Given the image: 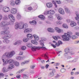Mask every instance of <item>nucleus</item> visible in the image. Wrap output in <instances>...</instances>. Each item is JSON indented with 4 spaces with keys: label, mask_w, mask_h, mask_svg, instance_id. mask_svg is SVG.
I'll return each mask as SVG.
<instances>
[{
    "label": "nucleus",
    "mask_w": 79,
    "mask_h": 79,
    "mask_svg": "<svg viewBox=\"0 0 79 79\" xmlns=\"http://www.w3.org/2000/svg\"><path fill=\"white\" fill-rule=\"evenodd\" d=\"M47 30L48 32H55V30H54V29L52 28H48Z\"/></svg>",
    "instance_id": "obj_22"
},
{
    "label": "nucleus",
    "mask_w": 79,
    "mask_h": 79,
    "mask_svg": "<svg viewBox=\"0 0 79 79\" xmlns=\"http://www.w3.org/2000/svg\"><path fill=\"white\" fill-rule=\"evenodd\" d=\"M65 71H66V69H61L60 70V72H61V73H64Z\"/></svg>",
    "instance_id": "obj_44"
},
{
    "label": "nucleus",
    "mask_w": 79,
    "mask_h": 79,
    "mask_svg": "<svg viewBox=\"0 0 79 79\" xmlns=\"http://www.w3.org/2000/svg\"><path fill=\"white\" fill-rule=\"evenodd\" d=\"M10 13L12 15H15L18 12L17 9L16 8H12L10 10Z\"/></svg>",
    "instance_id": "obj_8"
},
{
    "label": "nucleus",
    "mask_w": 79,
    "mask_h": 79,
    "mask_svg": "<svg viewBox=\"0 0 79 79\" xmlns=\"http://www.w3.org/2000/svg\"><path fill=\"white\" fill-rule=\"evenodd\" d=\"M56 17L58 20H61L63 19V17L59 14H56Z\"/></svg>",
    "instance_id": "obj_23"
},
{
    "label": "nucleus",
    "mask_w": 79,
    "mask_h": 79,
    "mask_svg": "<svg viewBox=\"0 0 79 79\" xmlns=\"http://www.w3.org/2000/svg\"><path fill=\"white\" fill-rule=\"evenodd\" d=\"M8 25H10V22L6 21H2L0 23V27H3L2 29L3 30L9 29V27H7Z\"/></svg>",
    "instance_id": "obj_3"
},
{
    "label": "nucleus",
    "mask_w": 79,
    "mask_h": 79,
    "mask_svg": "<svg viewBox=\"0 0 79 79\" xmlns=\"http://www.w3.org/2000/svg\"><path fill=\"white\" fill-rule=\"evenodd\" d=\"M75 75H78L79 74V72H76L75 73Z\"/></svg>",
    "instance_id": "obj_62"
},
{
    "label": "nucleus",
    "mask_w": 79,
    "mask_h": 79,
    "mask_svg": "<svg viewBox=\"0 0 79 79\" xmlns=\"http://www.w3.org/2000/svg\"><path fill=\"white\" fill-rule=\"evenodd\" d=\"M33 36L34 38V39H35V40L38 41L39 40V36L37 35L34 34Z\"/></svg>",
    "instance_id": "obj_18"
},
{
    "label": "nucleus",
    "mask_w": 79,
    "mask_h": 79,
    "mask_svg": "<svg viewBox=\"0 0 79 79\" xmlns=\"http://www.w3.org/2000/svg\"><path fill=\"white\" fill-rule=\"evenodd\" d=\"M53 38L56 40H58V38L56 36H53Z\"/></svg>",
    "instance_id": "obj_57"
},
{
    "label": "nucleus",
    "mask_w": 79,
    "mask_h": 79,
    "mask_svg": "<svg viewBox=\"0 0 79 79\" xmlns=\"http://www.w3.org/2000/svg\"><path fill=\"white\" fill-rule=\"evenodd\" d=\"M2 11L4 13H8L10 11V8L9 7L5 6L2 8Z\"/></svg>",
    "instance_id": "obj_9"
},
{
    "label": "nucleus",
    "mask_w": 79,
    "mask_h": 79,
    "mask_svg": "<svg viewBox=\"0 0 79 79\" xmlns=\"http://www.w3.org/2000/svg\"><path fill=\"white\" fill-rule=\"evenodd\" d=\"M8 17L11 22H15V17L13 15L9 14L8 15Z\"/></svg>",
    "instance_id": "obj_10"
},
{
    "label": "nucleus",
    "mask_w": 79,
    "mask_h": 79,
    "mask_svg": "<svg viewBox=\"0 0 79 79\" xmlns=\"http://www.w3.org/2000/svg\"><path fill=\"white\" fill-rule=\"evenodd\" d=\"M4 76V74L3 73H0V78Z\"/></svg>",
    "instance_id": "obj_49"
},
{
    "label": "nucleus",
    "mask_w": 79,
    "mask_h": 79,
    "mask_svg": "<svg viewBox=\"0 0 79 79\" xmlns=\"http://www.w3.org/2000/svg\"><path fill=\"white\" fill-rule=\"evenodd\" d=\"M27 27H28V25L27 23H25L23 25L17 22L15 23V29H22L23 28L26 29Z\"/></svg>",
    "instance_id": "obj_2"
},
{
    "label": "nucleus",
    "mask_w": 79,
    "mask_h": 79,
    "mask_svg": "<svg viewBox=\"0 0 79 79\" xmlns=\"http://www.w3.org/2000/svg\"><path fill=\"white\" fill-rule=\"evenodd\" d=\"M48 17L49 18H53V16H52V15H48Z\"/></svg>",
    "instance_id": "obj_61"
},
{
    "label": "nucleus",
    "mask_w": 79,
    "mask_h": 79,
    "mask_svg": "<svg viewBox=\"0 0 79 79\" xmlns=\"http://www.w3.org/2000/svg\"><path fill=\"white\" fill-rule=\"evenodd\" d=\"M29 61H30V60H27L25 61V64H28V63H29Z\"/></svg>",
    "instance_id": "obj_47"
},
{
    "label": "nucleus",
    "mask_w": 79,
    "mask_h": 79,
    "mask_svg": "<svg viewBox=\"0 0 79 79\" xmlns=\"http://www.w3.org/2000/svg\"><path fill=\"white\" fill-rule=\"evenodd\" d=\"M58 11L60 14L62 15H63L65 14L64 10V9L61 8H59L58 9Z\"/></svg>",
    "instance_id": "obj_13"
},
{
    "label": "nucleus",
    "mask_w": 79,
    "mask_h": 79,
    "mask_svg": "<svg viewBox=\"0 0 79 79\" xmlns=\"http://www.w3.org/2000/svg\"><path fill=\"white\" fill-rule=\"evenodd\" d=\"M40 48H42V50H45V49L46 48L44 46H42L41 47H37V46H34L32 47L31 50L32 51L34 52V51H35L36 50H40Z\"/></svg>",
    "instance_id": "obj_7"
},
{
    "label": "nucleus",
    "mask_w": 79,
    "mask_h": 79,
    "mask_svg": "<svg viewBox=\"0 0 79 79\" xmlns=\"http://www.w3.org/2000/svg\"><path fill=\"white\" fill-rule=\"evenodd\" d=\"M54 76V73L52 71L50 72L49 74H48V77H52Z\"/></svg>",
    "instance_id": "obj_24"
},
{
    "label": "nucleus",
    "mask_w": 79,
    "mask_h": 79,
    "mask_svg": "<svg viewBox=\"0 0 79 79\" xmlns=\"http://www.w3.org/2000/svg\"><path fill=\"white\" fill-rule=\"evenodd\" d=\"M71 38L73 40L76 39L77 38V37L76 35H72L71 37Z\"/></svg>",
    "instance_id": "obj_41"
},
{
    "label": "nucleus",
    "mask_w": 79,
    "mask_h": 79,
    "mask_svg": "<svg viewBox=\"0 0 79 79\" xmlns=\"http://www.w3.org/2000/svg\"><path fill=\"white\" fill-rule=\"evenodd\" d=\"M2 18H3V15L0 14V21L2 19Z\"/></svg>",
    "instance_id": "obj_60"
},
{
    "label": "nucleus",
    "mask_w": 79,
    "mask_h": 79,
    "mask_svg": "<svg viewBox=\"0 0 79 79\" xmlns=\"http://www.w3.org/2000/svg\"><path fill=\"white\" fill-rule=\"evenodd\" d=\"M69 53L71 55H75V52L73 51L70 50Z\"/></svg>",
    "instance_id": "obj_43"
},
{
    "label": "nucleus",
    "mask_w": 79,
    "mask_h": 79,
    "mask_svg": "<svg viewBox=\"0 0 79 79\" xmlns=\"http://www.w3.org/2000/svg\"><path fill=\"white\" fill-rule=\"evenodd\" d=\"M67 58L68 59H69V60L68 61L69 63H76V62H77L78 60L77 57H75L73 59V57L70 56H67Z\"/></svg>",
    "instance_id": "obj_6"
},
{
    "label": "nucleus",
    "mask_w": 79,
    "mask_h": 79,
    "mask_svg": "<svg viewBox=\"0 0 79 79\" xmlns=\"http://www.w3.org/2000/svg\"><path fill=\"white\" fill-rule=\"evenodd\" d=\"M17 41V44H21L23 42L21 40H18Z\"/></svg>",
    "instance_id": "obj_46"
},
{
    "label": "nucleus",
    "mask_w": 79,
    "mask_h": 79,
    "mask_svg": "<svg viewBox=\"0 0 79 79\" xmlns=\"http://www.w3.org/2000/svg\"><path fill=\"white\" fill-rule=\"evenodd\" d=\"M15 53H16V52L15 51H12L10 52H6L2 56V59L3 65H5L8 63L9 64L7 69H6L5 67L3 68L2 69L3 73H6V72H8V71H9L11 69L14 68V65L13 64V63H14V60L11 59H10V58H11L12 57L15 55Z\"/></svg>",
    "instance_id": "obj_1"
},
{
    "label": "nucleus",
    "mask_w": 79,
    "mask_h": 79,
    "mask_svg": "<svg viewBox=\"0 0 79 79\" xmlns=\"http://www.w3.org/2000/svg\"><path fill=\"white\" fill-rule=\"evenodd\" d=\"M9 33L10 31H3L1 32L0 34L2 35H4L8 34Z\"/></svg>",
    "instance_id": "obj_14"
},
{
    "label": "nucleus",
    "mask_w": 79,
    "mask_h": 79,
    "mask_svg": "<svg viewBox=\"0 0 79 79\" xmlns=\"http://www.w3.org/2000/svg\"><path fill=\"white\" fill-rule=\"evenodd\" d=\"M62 37L64 41H69L71 37V36L67 33H64V35H62Z\"/></svg>",
    "instance_id": "obj_4"
},
{
    "label": "nucleus",
    "mask_w": 79,
    "mask_h": 79,
    "mask_svg": "<svg viewBox=\"0 0 79 79\" xmlns=\"http://www.w3.org/2000/svg\"><path fill=\"white\" fill-rule=\"evenodd\" d=\"M16 78L19 79L21 77V75H18L16 76Z\"/></svg>",
    "instance_id": "obj_56"
},
{
    "label": "nucleus",
    "mask_w": 79,
    "mask_h": 79,
    "mask_svg": "<svg viewBox=\"0 0 79 79\" xmlns=\"http://www.w3.org/2000/svg\"><path fill=\"white\" fill-rule=\"evenodd\" d=\"M79 41L77 40V41H75L74 42V44H79Z\"/></svg>",
    "instance_id": "obj_59"
},
{
    "label": "nucleus",
    "mask_w": 79,
    "mask_h": 79,
    "mask_svg": "<svg viewBox=\"0 0 79 79\" xmlns=\"http://www.w3.org/2000/svg\"><path fill=\"white\" fill-rule=\"evenodd\" d=\"M60 76L58 74H57L56 76H55L54 78L55 79H57V78H58V77H59Z\"/></svg>",
    "instance_id": "obj_48"
},
{
    "label": "nucleus",
    "mask_w": 79,
    "mask_h": 79,
    "mask_svg": "<svg viewBox=\"0 0 79 79\" xmlns=\"http://www.w3.org/2000/svg\"><path fill=\"white\" fill-rule=\"evenodd\" d=\"M68 0H64V2L65 4H68Z\"/></svg>",
    "instance_id": "obj_50"
},
{
    "label": "nucleus",
    "mask_w": 79,
    "mask_h": 79,
    "mask_svg": "<svg viewBox=\"0 0 79 79\" xmlns=\"http://www.w3.org/2000/svg\"><path fill=\"white\" fill-rule=\"evenodd\" d=\"M10 35H5L4 36H2V39H4L2 41L3 43L8 44V43L10 42V40H8V39H10Z\"/></svg>",
    "instance_id": "obj_5"
},
{
    "label": "nucleus",
    "mask_w": 79,
    "mask_h": 79,
    "mask_svg": "<svg viewBox=\"0 0 79 79\" xmlns=\"http://www.w3.org/2000/svg\"><path fill=\"white\" fill-rule=\"evenodd\" d=\"M27 46L29 48H31L32 47V44L31 43H27Z\"/></svg>",
    "instance_id": "obj_35"
},
{
    "label": "nucleus",
    "mask_w": 79,
    "mask_h": 79,
    "mask_svg": "<svg viewBox=\"0 0 79 79\" xmlns=\"http://www.w3.org/2000/svg\"><path fill=\"white\" fill-rule=\"evenodd\" d=\"M56 23L57 24H61V22L59 21H58L56 22Z\"/></svg>",
    "instance_id": "obj_52"
},
{
    "label": "nucleus",
    "mask_w": 79,
    "mask_h": 79,
    "mask_svg": "<svg viewBox=\"0 0 79 79\" xmlns=\"http://www.w3.org/2000/svg\"><path fill=\"white\" fill-rule=\"evenodd\" d=\"M16 59L17 60H22L24 59V57L22 56H18L16 57Z\"/></svg>",
    "instance_id": "obj_31"
},
{
    "label": "nucleus",
    "mask_w": 79,
    "mask_h": 79,
    "mask_svg": "<svg viewBox=\"0 0 79 79\" xmlns=\"http://www.w3.org/2000/svg\"><path fill=\"white\" fill-rule=\"evenodd\" d=\"M55 14V11L53 10H50V15H53Z\"/></svg>",
    "instance_id": "obj_42"
},
{
    "label": "nucleus",
    "mask_w": 79,
    "mask_h": 79,
    "mask_svg": "<svg viewBox=\"0 0 79 79\" xmlns=\"http://www.w3.org/2000/svg\"><path fill=\"white\" fill-rule=\"evenodd\" d=\"M23 53H24L23 52L21 51L19 52V55H23Z\"/></svg>",
    "instance_id": "obj_51"
},
{
    "label": "nucleus",
    "mask_w": 79,
    "mask_h": 79,
    "mask_svg": "<svg viewBox=\"0 0 79 79\" xmlns=\"http://www.w3.org/2000/svg\"><path fill=\"white\" fill-rule=\"evenodd\" d=\"M55 30L56 32L57 33H62L63 32V30L61 29H60L58 27H56L55 28Z\"/></svg>",
    "instance_id": "obj_12"
},
{
    "label": "nucleus",
    "mask_w": 79,
    "mask_h": 79,
    "mask_svg": "<svg viewBox=\"0 0 79 79\" xmlns=\"http://www.w3.org/2000/svg\"><path fill=\"white\" fill-rule=\"evenodd\" d=\"M70 25L71 27H73L77 26V23L74 21H71L70 24Z\"/></svg>",
    "instance_id": "obj_15"
},
{
    "label": "nucleus",
    "mask_w": 79,
    "mask_h": 79,
    "mask_svg": "<svg viewBox=\"0 0 79 79\" xmlns=\"http://www.w3.org/2000/svg\"><path fill=\"white\" fill-rule=\"evenodd\" d=\"M21 49L23 51H24L26 50L27 49V48L26 47V46H23L21 47Z\"/></svg>",
    "instance_id": "obj_32"
},
{
    "label": "nucleus",
    "mask_w": 79,
    "mask_h": 79,
    "mask_svg": "<svg viewBox=\"0 0 79 79\" xmlns=\"http://www.w3.org/2000/svg\"><path fill=\"white\" fill-rule=\"evenodd\" d=\"M70 50H69V49L68 48H66L65 49V53L64 54V56H66V55H67V54L69 52Z\"/></svg>",
    "instance_id": "obj_16"
},
{
    "label": "nucleus",
    "mask_w": 79,
    "mask_h": 79,
    "mask_svg": "<svg viewBox=\"0 0 79 79\" xmlns=\"http://www.w3.org/2000/svg\"><path fill=\"white\" fill-rule=\"evenodd\" d=\"M39 18H40L41 20H45V16L43 15H40L38 16Z\"/></svg>",
    "instance_id": "obj_28"
},
{
    "label": "nucleus",
    "mask_w": 79,
    "mask_h": 79,
    "mask_svg": "<svg viewBox=\"0 0 79 79\" xmlns=\"http://www.w3.org/2000/svg\"><path fill=\"white\" fill-rule=\"evenodd\" d=\"M10 4L11 6H15V2L14 1H10Z\"/></svg>",
    "instance_id": "obj_29"
},
{
    "label": "nucleus",
    "mask_w": 79,
    "mask_h": 79,
    "mask_svg": "<svg viewBox=\"0 0 79 79\" xmlns=\"http://www.w3.org/2000/svg\"><path fill=\"white\" fill-rule=\"evenodd\" d=\"M41 39H42V40H43V41H46L47 40V39L44 37L41 38Z\"/></svg>",
    "instance_id": "obj_58"
},
{
    "label": "nucleus",
    "mask_w": 79,
    "mask_h": 79,
    "mask_svg": "<svg viewBox=\"0 0 79 79\" xmlns=\"http://www.w3.org/2000/svg\"><path fill=\"white\" fill-rule=\"evenodd\" d=\"M17 18L18 19H20L21 18V15H20V14H19V13H17Z\"/></svg>",
    "instance_id": "obj_36"
},
{
    "label": "nucleus",
    "mask_w": 79,
    "mask_h": 79,
    "mask_svg": "<svg viewBox=\"0 0 79 79\" xmlns=\"http://www.w3.org/2000/svg\"><path fill=\"white\" fill-rule=\"evenodd\" d=\"M35 67V66L34 65H32L30 66V68L31 69H34Z\"/></svg>",
    "instance_id": "obj_54"
},
{
    "label": "nucleus",
    "mask_w": 79,
    "mask_h": 79,
    "mask_svg": "<svg viewBox=\"0 0 79 79\" xmlns=\"http://www.w3.org/2000/svg\"><path fill=\"white\" fill-rule=\"evenodd\" d=\"M15 2L16 5H19L21 3V1L20 0H16Z\"/></svg>",
    "instance_id": "obj_27"
},
{
    "label": "nucleus",
    "mask_w": 79,
    "mask_h": 79,
    "mask_svg": "<svg viewBox=\"0 0 79 79\" xmlns=\"http://www.w3.org/2000/svg\"><path fill=\"white\" fill-rule=\"evenodd\" d=\"M32 10V8L31 7H28V6L26 5L24 6V11L27 12H29V11H31Z\"/></svg>",
    "instance_id": "obj_11"
},
{
    "label": "nucleus",
    "mask_w": 79,
    "mask_h": 79,
    "mask_svg": "<svg viewBox=\"0 0 79 79\" xmlns=\"http://www.w3.org/2000/svg\"><path fill=\"white\" fill-rule=\"evenodd\" d=\"M39 42L41 45H42V46H44V41L43 40L41 39V40H40Z\"/></svg>",
    "instance_id": "obj_34"
},
{
    "label": "nucleus",
    "mask_w": 79,
    "mask_h": 79,
    "mask_svg": "<svg viewBox=\"0 0 79 79\" xmlns=\"http://www.w3.org/2000/svg\"><path fill=\"white\" fill-rule=\"evenodd\" d=\"M3 20H8V15H4L2 18Z\"/></svg>",
    "instance_id": "obj_26"
},
{
    "label": "nucleus",
    "mask_w": 79,
    "mask_h": 79,
    "mask_svg": "<svg viewBox=\"0 0 79 79\" xmlns=\"http://www.w3.org/2000/svg\"><path fill=\"white\" fill-rule=\"evenodd\" d=\"M44 57L45 58V59H47L48 58V56H47V54H45L44 55Z\"/></svg>",
    "instance_id": "obj_55"
},
{
    "label": "nucleus",
    "mask_w": 79,
    "mask_h": 79,
    "mask_svg": "<svg viewBox=\"0 0 79 79\" xmlns=\"http://www.w3.org/2000/svg\"><path fill=\"white\" fill-rule=\"evenodd\" d=\"M56 2L57 4H61V2L60 0H56Z\"/></svg>",
    "instance_id": "obj_45"
},
{
    "label": "nucleus",
    "mask_w": 79,
    "mask_h": 79,
    "mask_svg": "<svg viewBox=\"0 0 79 79\" xmlns=\"http://www.w3.org/2000/svg\"><path fill=\"white\" fill-rule=\"evenodd\" d=\"M58 43H59V44L60 45L62 44H63V43H62V42H61V41H58Z\"/></svg>",
    "instance_id": "obj_63"
},
{
    "label": "nucleus",
    "mask_w": 79,
    "mask_h": 79,
    "mask_svg": "<svg viewBox=\"0 0 79 79\" xmlns=\"http://www.w3.org/2000/svg\"><path fill=\"white\" fill-rule=\"evenodd\" d=\"M62 27H63L64 28H66V29H68V26L66 23L63 24L62 25Z\"/></svg>",
    "instance_id": "obj_37"
},
{
    "label": "nucleus",
    "mask_w": 79,
    "mask_h": 79,
    "mask_svg": "<svg viewBox=\"0 0 79 79\" xmlns=\"http://www.w3.org/2000/svg\"><path fill=\"white\" fill-rule=\"evenodd\" d=\"M28 40L29 39L26 38H24L23 40V42H28Z\"/></svg>",
    "instance_id": "obj_40"
},
{
    "label": "nucleus",
    "mask_w": 79,
    "mask_h": 79,
    "mask_svg": "<svg viewBox=\"0 0 79 79\" xmlns=\"http://www.w3.org/2000/svg\"><path fill=\"white\" fill-rule=\"evenodd\" d=\"M75 35L77 36H79V32H76L75 33Z\"/></svg>",
    "instance_id": "obj_64"
},
{
    "label": "nucleus",
    "mask_w": 79,
    "mask_h": 79,
    "mask_svg": "<svg viewBox=\"0 0 79 79\" xmlns=\"http://www.w3.org/2000/svg\"><path fill=\"white\" fill-rule=\"evenodd\" d=\"M27 39L30 40H31V39H32V38H33V36H32V35L31 34H27Z\"/></svg>",
    "instance_id": "obj_20"
},
{
    "label": "nucleus",
    "mask_w": 79,
    "mask_h": 79,
    "mask_svg": "<svg viewBox=\"0 0 79 79\" xmlns=\"http://www.w3.org/2000/svg\"><path fill=\"white\" fill-rule=\"evenodd\" d=\"M31 42L35 45H38V42L36 41V40H31Z\"/></svg>",
    "instance_id": "obj_25"
},
{
    "label": "nucleus",
    "mask_w": 79,
    "mask_h": 79,
    "mask_svg": "<svg viewBox=\"0 0 79 79\" xmlns=\"http://www.w3.org/2000/svg\"><path fill=\"white\" fill-rule=\"evenodd\" d=\"M24 70H25V69H23L21 70H19V71H18L17 73V74H19V73H23V71H24Z\"/></svg>",
    "instance_id": "obj_39"
},
{
    "label": "nucleus",
    "mask_w": 79,
    "mask_h": 79,
    "mask_svg": "<svg viewBox=\"0 0 79 79\" xmlns=\"http://www.w3.org/2000/svg\"><path fill=\"white\" fill-rule=\"evenodd\" d=\"M32 31V29L31 28H27L25 29L24 31V33H27V32H31Z\"/></svg>",
    "instance_id": "obj_21"
},
{
    "label": "nucleus",
    "mask_w": 79,
    "mask_h": 79,
    "mask_svg": "<svg viewBox=\"0 0 79 79\" xmlns=\"http://www.w3.org/2000/svg\"><path fill=\"white\" fill-rule=\"evenodd\" d=\"M46 6L48 8H52L53 7V4L51 2H48L46 3Z\"/></svg>",
    "instance_id": "obj_19"
},
{
    "label": "nucleus",
    "mask_w": 79,
    "mask_h": 79,
    "mask_svg": "<svg viewBox=\"0 0 79 79\" xmlns=\"http://www.w3.org/2000/svg\"><path fill=\"white\" fill-rule=\"evenodd\" d=\"M23 79H27L28 78V77L27 75L26 74H23Z\"/></svg>",
    "instance_id": "obj_38"
},
{
    "label": "nucleus",
    "mask_w": 79,
    "mask_h": 79,
    "mask_svg": "<svg viewBox=\"0 0 79 79\" xmlns=\"http://www.w3.org/2000/svg\"><path fill=\"white\" fill-rule=\"evenodd\" d=\"M12 60H14V62L12 64L13 65H14V67H15V65H14V64H14H14L15 65V66H17V67H18V66H19V62L18 61H15L13 59H11Z\"/></svg>",
    "instance_id": "obj_17"
},
{
    "label": "nucleus",
    "mask_w": 79,
    "mask_h": 79,
    "mask_svg": "<svg viewBox=\"0 0 79 79\" xmlns=\"http://www.w3.org/2000/svg\"><path fill=\"white\" fill-rule=\"evenodd\" d=\"M29 23L32 25H35V24H37V22H36V21L33 20L32 22L30 21Z\"/></svg>",
    "instance_id": "obj_30"
},
{
    "label": "nucleus",
    "mask_w": 79,
    "mask_h": 79,
    "mask_svg": "<svg viewBox=\"0 0 79 79\" xmlns=\"http://www.w3.org/2000/svg\"><path fill=\"white\" fill-rule=\"evenodd\" d=\"M66 21L67 23H70L71 22V20L69 19H67L66 20Z\"/></svg>",
    "instance_id": "obj_53"
},
{
    "label": "nucleus",
    "mask_w": 79,
    "mask_h": 79,
    "mask_svg": "<svg viewBox=\"0 0 79 79\" xmlns=\"http://www.w3.org/2000/svg\"><path fill=\"white\" fill-rule=\"evenodd\" d=\"M65 11L67 13H70L71 11L68 8H66L65 9Z\"/></svg>",
    "instance_id": "obj_33"
}]
</instances>
